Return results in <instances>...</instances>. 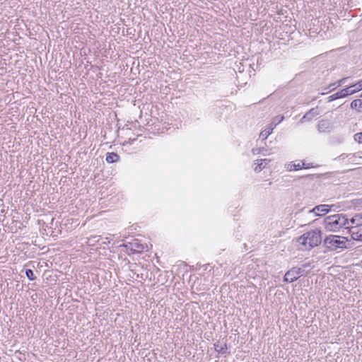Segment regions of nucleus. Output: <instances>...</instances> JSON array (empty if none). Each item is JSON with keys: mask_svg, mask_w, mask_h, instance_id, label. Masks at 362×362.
Returning a JSON list of instances; mask_svg holds the SVG:
<instances>
[{"mask_svg": "<svg viewBox=\"0 0 362 362\" xmlns=\"http://www.w3.org/2000/svg\"><path fill=\"white\" fill-rule=\"evenodd\" d=\"M325 228L327 231L336 232L343 227L349 228V220L345 215L337 214L326 217L323 221Z\"/></svg>", "mask_w": 362, "mask_h": 362, "instance_id": "obj_1", "label": "nucleus"}, {"mask_svg": "<svg viewBox=\"0 0 362 362\" xmlns=\"http://www.w3.org/2000/svg\"><path fill=\"white\" fill-rule=\"evenodd\" d=\"M322 232L316 228L305 233L298 238V243L302 245V250H310L320 244L322 240Z\"/></svg>", "mask_w": 362, "mask_h": 362, "instance_id": "obj_2", "label": "nucleus"}, {"mask_svg": "<svg viewBox=\"0 0 362 362\" xmlns=\"http://www.w3.org/2000/svg\"><path fill=\"white\" fill-rule=\"evenodd\" d=\"M348 242L347 238L337 235H329L324 240L325 245L327 247L332 250L339 248H346L348 247Z\"/></svg>", "mask_w": 362, "mask_h": 362, "instance_id": "obj_3", "label": "nucleus"}, {"mask_svg": "<svg viewBox=\"0 0 362 362\" xmlns=\"http://www.w3.org/2000/svg\"><path fill=\"white\" fill-rule=\"evenodd\" d=\"M339 160L344 161L347 159L348 162L354 164V165H360L362 164L361 160H362V153L361 152H357L354 154H341L338 158Z\"/></svg>", "mask_w": 362, "mask_h": 362, "instance_id": "obj_4", "label": "nucleus"}, {"mask_svg": "<svg viewBox=\"0 0 362 362\" xmlns=\"http://www.w3.org/2000/svg\"><path fill=\"white\" fill-rule=\"evenodd\" d=\"M302 276V270L300 268L293 267L288 271L284 278V281L292 283Z\"/></svg>", "mask_w": 362, "mask_h": 362, "instance_id": "obj_5", "label": "nucleus"}, {"mask_svg": "<svg viewBox=\"0 0 362 362\" xmlns=\"http://www.w3.org/2000/svg\"><path fill=\"white\" fill-rule=\"evenodd\" d=\"M334 205H329V204H320L315 206L313 209L309 211V213L315 214L316 216H321L328 214L332 208L334 207Z\"/></svg>", "mask_w": 362, "mask_h": 362, "instance_id": "obj_6", "label": "nucleus"}, {"mask_svg": "<svg viewBox=\"0 0 362 362\" xmlns=\"http://www.w3.org/2000/svg\"><path fill=\"white\" fill-rule=\"evenodd\" d=\"M308 168L305 163L300 160L289 162L285 164V168L287 171L298 170L301 168Z\"/></svg>", "mask_w": 362, "mask_h": 362, "instance_id": "obj_7", "label": "nucleus"}, {"mask_svg": "<svg viewBox=\"0 0 362 362\" xmlns=\"http://www.w3.org/2000/svg\"><path fill=\"white\" fill-rule=\"evenodd\" d=\"M351 238L356 241H362V229L357 227H349Z\"/></svg>", "mask_w": 362, "mask_h": 362, "instance_id": "obj_8", "label": "nucleus"}, {"mask_svg": "<svg viewBox=\"0 0 362 362\" xmlns=\"http://www.w3.org/2000/svg\"><path fill=\"white\" fill-rule=\"evenodd\" d=\"M270 160L269 159H260L257 160L256 162L254 163L256 166L254 168V171L256 173H259L262 171L267 165L269 163Z\"/></svg>", "mask_w": 362, "mask_h": 362, "instance_id": "obj_9", "label": "nucleus"}, {"mask_svg": "<svg viewBox=\"0 0 362 362\" xmlns=\"http://www.w3.org/2000/svg\"><path fill=\"white\" fill-rule=\"evenodd\" d=\"M350 227H358L362 226V214H358L355 215L350 221H349Z\"/></svg>", "mask_w": 362, "mask_h": 362, "instance_id": "obj_10", "label": "nucleus"}, {"mask_svg": "<svg viewBox=\"0 0 362 362\" xmlns=\"http://www.w3.org/2000/svg\"><path fill=\"white\" fill-rule=\"evenodd\" d=\"M276 124H274L273 123H271L267 128H266L264 130L262 131L259 136L262 138V139H266L267 137L272 133L274 129L276 127Z\"/></svg>", "mask_w": 362, "mask_h": 362, "instance_id": "obj_11", "label": "nucleus"}, {"mask_svg": "<svg viewBox=\"0 0 362 362\" xmlns=\"http://www.w3.org/2000/svg\"><path fill=\"white\" fill-rule=\"evenodd\" d=\"M351 107L354 110H356L358 112L362 111V100L356 99L351 102Z\"/></svg>", "mask_w": 362, "mask_h": 362, "instance_id": "obj_12", "label": "nucleus"}, {"mask_svg": "<svg viewBox=\"0 0 362 362\" xmlns=\"http://www.w3.org/2000/svg\"><path fill=\"white\" fill-rule=\"evenodd\" d=\"M119 160V156L115 153H107L106 156V161L112 163Z\"/></svg>", "mask_w": 362, "mask_h": 362, "instance_id": "obj_13", "label": "nucleus"}, {"mask_svg": "<svg viewBox=\"0 0 362 362\" xmlns=\"http://www.w3.org/2000/svg\"><path fill=\"white\" fill-rule=\"evenodd\" d=\"M214 349L217 352L223 354L227 349V346L226 344L218 342L214 344Z\"/></svg>", "mask_w": 362, "mask_h": 362, "instance_id": "obj_14", "label": "nucleus"}, {"mask_svg": "<svg viewBox=\"0 0 362 362\" xmlns=\"http://www.w3.org/2000/svg\"><path fill=\"white\" fill-rule=\"evenodd\" d=\"M317 115V111L315 109L310 110L308 113H306L300 120V122H303L305 119H311L313 117Z\"/></svg>", "mask_w": 362, "mask_h": 362, "instance_id": "obj_15", "label": "nucleus"}, {"mask_svg": "<svg viewBox=\"0 0 362 362\" xmlns=\"http://www.w3.org/2000/svg\"><path fill=\"white\" fill-rule=\"evenodd\" d=\"M317 115V111L315 109L310 110L308 113H306L300 120V122H303L305 119H311L313 117Z\"/></svg>", "mask_w": 362, "mask_h": 362, "instance_id": "obj_16", "label": "nucleus"}, {"mask_svg": "<svg viewBox=\"0 0 362 362\" xmlns=\"http://www.w3.org/2000/svg\"><path fill=\"white\" fill-rule=\"evenodd\" d=\"M350 88H351L353 94L362 90V79L353 86H351Z\"/></svg>", "mask_w": 362, "mask_h": 362, "instance_id": "obj_17", "label": "nucleus"}, {"mask_svg": "<svg viewBox=\"0 0 362 362\" xmlns=\"http://www.w3.org/2000/svg\"><path fill=\"white\" fill-rule=\"evenodd\" d=\"M341 98H345L347 95H352L351 88L347 87L346 88H344L339 91Z\"/></svg>", "mask_w": 362, "mask_h": 362, "instance_id": "obj_18", "label": "nucleus"}, {"mask_svg": "<svg viewBox=\"0 0 362 362\" xmlns=\"http://www.w3.org/2000/svg\"><path fill=\"white\" fill-rule=\"evenodd\" d=\"M339 98H342L339 91L337 92V93H335L334 94H332V95H329L328 97V101L329 102H332V101L335 100L339 99Z\"/></svg>", "mask_w": 362, "mask_h": 362, "instance_id": "obj_19", "label": "nucleus"}, {"mask_svg": "<svg viewBox=\"0 0 362 362\" xmlns=\"http://www.w3.org/2000/svg\"><path fill=\"white\" fill-rule=\"evenodd\" d=\"M25 275L31 281L34 280L35 279V276L34 275V273L33 270L28 269L25 271Z\"/></svg>", "mask_w": 362, "mask_h": 362, "instance_id": "obj_20", "label": "nucleus"}, {"mask_svg": "<svg viewBox=\"0 0 362 362\" xmlns=\"http://www.w3.org/2000/svg\"><path fill=\"white\" fill-rule=\"evenodd\" d=\"M354 140L359 144H362V132L356 134L354 135Z\"/></svg>", "mask_w": 362, "mask_h": 362, "instance_id": "obj_21", "label": "nucleus"}, {"mask_svg": "<svg viewBox=\"0 0 362 362\" xmlns=\"http://www.w3.org/2000/svg\"><path fill=\"white\" fill-rule=\"evenodd\" d=\"M284 120V117L283 116H279V117H276L274 119V121H273V124H276L281 122L282 121Z\"/></svg>", "mask_w": 362, "mask_h": 362, "instance_id": "obj_22", "label": "nucleus"}, {"mask_svg": "<svg viewBox=\"0 0 362 362\" xmlns=\"http://www.w3.org/2000/svg\"><path fill=\"white\" fill-rule=\"evenodd\" d=\"M262 149L260 148H252V152L254 155H257L260 153Z\"/></svg>", "mask_w": 362, "mask_h": 362, "instance_id": "obj_23", "label": "nucleus"}, {"mask_svg": "<svg viewBox=\"0 0 362 362\" xmlns=\"http://www.w3.org/2000/svg\"><path fill=\"white\" fill-rule=\"evenodd\" d=\"M346 80V78H344L341 80H339L338 82V86H340L342 83H344V81Z\"/></svg>", "mask_w": 362, "mask_h": 362, "instance_id": "obj_24", "label": "nucleus"}, {"mask_svg": "<svg viewBox=\"0 0 362 362\" xmlns=\"http://www.w3.org/2000/svg\"><path fill=\"white\" fill-rule=\"evenodd\" d=\"M325 121H321L319 124H318V128L320 130L321 127H323V125L325 124Z\"/></svg>", "mask_w": 362, "mask_h": 362, "instance_id": "obj_25", "label": "nucleus"}, {"mask_svg": "<svg viewBox=\"0 0 362 362\" xmlns=\"http://www.w3.org/2000/svg\"><path fill=\"white\" fill-rule=\"evenodd\" d=\"M325 121H321L319 124H318V128L320 130L321 127H323V125L325 124Z\"/></svg>", "mask_w": 362, "mask_h": 362, "instance_id": "obj_26", "label": "nucleus"}, {"mask_svg": "<svg viewBox=\"0 0 362 362\" xmlns=\"http://www.w3.org/2000/svg\"><path fill=\"white\" fill-rule=\"evenodd\" d=\"M331 86H337V87H339L338 86V82H337L336 83H333L332 85H330L329 87H331Z\"/></svg>", "mask_w": 362, "mask_h": 362, "instance_id": "obj_27", "label": "nucleus"}]
</instances>
